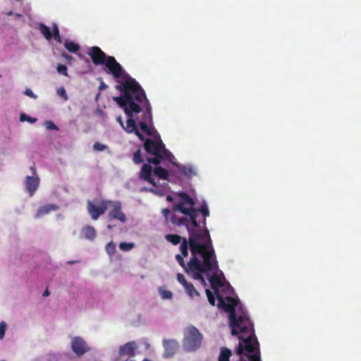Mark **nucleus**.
<instances>
[{"label": "nucleus", "instance_id": "f257e3e1", "mask_svg": "<svg viewBox=\"0 0 361 361\" xmlns=\"http://www.w3.org/2000/svg\"><path fill=\"white\" fill-rule=\"evenodd\" d=\"M189 247L192 254L189 262L185 264L180 255H176V259L192 279L203 287L207 286V281L214 290L218 307L228 313L232 335L238 338L239 361H261L259 343L255 335L253 324L239 300L231 296L233 288L219 269L210 235L208 239L204 238L197 240L194 247L189 239Z\"/></svg>", "mask_w": 361, "mask_h": 361}, {"label": "nucleus", "instance_id": "f03ea898", "mask_svg": "<svg viewBox=\"0 0 361 361\" xmlns=\"http://www.w3.org/2000/svg\"><path fill=\"white\" fill-rule=\"evenodd\" d=\"M107 68L120 83L116 88L123 93L121 97H114V99L123 109L127 121L125 125L121 116H118L117 122L126 133H135L141 140H145L144 134L151 137L144 144L148 154H154L157 157H171V152L165 148L159 134L152 126V107L144 90L113 58L109 59Z\"/></svg>", "mask_w": 361, "mask_h": 361}, {"label": "nucleus", "instance_id": "7ed1b4c3", "mask_svg": "<svg viewBox=\"0 0 361 361\" xmlns=\"http://www.w3.org/2000/svg\"><path fill=\"white\" fill-rule=\"evenodd\" d=\"M209 216V211L205 202L197 209L195 208V202L188 195L184 192L175 195L171 224L187 229L193 247L199 238L202 239L201 236L204 235L208 239V235H210L206 228V218Z\"/></svg>", "mask_w": 361, "mask_h": 361}, {"label": "nucleus", "instance_id": "20e7f679", "mask_svg": "<svg viewBox=\"0 0 361 361\" xmlns=\"http://www.w3.org/2000/svg\"><path fill=\"white\" fill-rule=\"evenodd\" d=\"M140 177L146 181L150 183L154 188H141V191H149L157 195L164 196L166 195L169 190L168 183V171L160 166L154 167L153 171L150 164H144L140 172Z\"/></svg>", "mask_w": 361, "mask_h": 361}, {"label": "nucleus", "instance_id": "39448f33", "mask_svg": "<svg viewBox=\"0 0 361 361\" xmlns=\"http://www.w3.org/2000/svg\"><path fill=\"white\" fill-rule=\"evenodd\" d=\"M183 348L185 351L191 353L200 348L203 335L194 326L186 327L183 332Z\"/></svg>", "mask_w": 361, "mask_h": 361}, {"label": "nucleus", "instance_id": "423d86ee", "mask_svg": "<svg viewBox=\"0 0 361 361\" xmlns=\"http://www.w3.org/2000/svg\"><path fill=\"white\" fill-rule=\"evenodd\" d=\"M171 157L169 158H162L159 157H157H157L154 154H149V157H147V161L149 164H154L155 165H157L161 163V160H168L169 161L174 164L178 168L180 173L185 177L192 178L197 175V169L194 166L190 164L185 165L177 164L173 161L175 157L171 153Z\"/></svg>", "mask_w": 361, "mask_h": 361}, {"label": "nucleus", "instance_id": "0eeeda50", "mask_svg": "<svg viewBox=\"0 0 361 361\" xmlns=\"http://www.w3.org/2000/svg\"><path fill=\"white\" fill-rule=\"evenodd\" d=\"M88 54L91 56L93 63L95 65L105 64L106 71L109 73H113L107 68V62L109 58H113L115 61V58L113 56H107L98 47H92L88 51Z\"/></svg>", "mask_w": 361, "mask_h": 361}, {"label": "nucleus", "instance_id": "6e6552de", "mask_svg": "<svg viewBox=\"0 0 361 361\" xmlns=\"http://www.w3.org/2000/svg\"><path fill=\"white\" fill-rule=\"evenodd\" d=\"M107 209L110 208L109 216L110 219H117L122 223L127 221L125 214L121 210V203L119 201L106 200Z\"/></svg>", "mask_w": 361, "mask_h": 361}, {"label": "nucleus", "instance_id": "1a4fd4ad", "mask_svg": "<svg viewBox=\"0 0 361 361\" xmlns=\"http://www.w3.org/2000/svg\"><path fill=\"white\" fill-rule=\"evenodd\" d=\"M71 347L73 352L79 357L90 350L87 342L80 336H74L71 338Z\"/></svg>", "mask_w": 361, "mask_h": 361}, {"label": "nucleus", "instance_id": "9d476101", "mask_svg": "<svg viewBox=\"0 0 361 361\" xmlns=\"http://www.w3.org/2000/svg\"><path fill=\"white\" fill-rule=\"evenodd\" d=\"M138 343L135 341H129L119 346L118 355L121 357L132 358L138 353Z\"/></svg>", "mask_w": 361, "mask_h": 361}, {"label": "nucleus", "instance_id": "9b49d317", "mask_svg": "<svg viewBox=\"0 0 361 361\" xmlns=\"http://www.w3.org/2000/svg\"><path fill=\"white\" fill-rule=\"evenodd\" d=\"M177 281L183 287L186 295L191 299L195 300L200 297L199 291L195 288L194 285L188 282L184 275L178 274L177 275Z\"/></svg>", "mask_w": 361, "mask_h": 361}, {"label": "nucleus", "instance_id": "f8f14e48", "mask_svg": "<svg viewBox=\"0 0 361 361\" xmlns=\"http://www.w3.org/2000/svg\"><path fill=\"white\" fill-rule=\"evenodd\" d=\"M165 238L173 245L180 243V250L181 254L185 257L188 255L189 240H188L185 238H182L177 234H168L165 236Z\"/></svg>", "mask_w": 361, "mask_h": 361}, {"label": "nucleus", "instance_id": "ddd939ff", "mask_svg": "<svg viewBox=\"0 0 361 361\" xmlns=\"http://www.w3.org/2000/svg\"><path fill=\"white\" fill-rule=\"evenodd\" d=\"M106 200H102L99 205H95L91 201L87 202V211L93 220H97L107 209Z\"/></svg>", "mask_w": 361, "mask_h": 361}, {"label": "nucleus", "instance_id": "4468645a", "mask_svg": "<svg viewBox=\"0 0 361 361\" xmlns=\"http://www.w3.org/2000/svg\"><path fill=\"white\" fill-rule=\"evenodd\" d=\"M33 171L31 176H27L25 180V185L27 192L30 196L32 197L37 190L39 185V178L34 171L33 168H31Z\"/></svg>", "mask_w": 361, "mask_h": 361}, {"label": "nucleus", "instance_id": "2eb2a0df", "mask_svg": "<svg viewBox=\"0 0 361 361\" xmlns=\"http://www.w3.org/2000/svg\"><path fill=\"white\" fill-rule=\"evenodd\" d=\"M163 346L164 348V357L173 356L178 348V342L175 339H164Z\"/></svg>", "mask_w": 361, "mask_h": 361}, {"label": "nucleus", "instance_id": "dca6fc26", "mask_svg": "<svg viewBox=\"0 0 361 361\" xmlns=\"http://www.w3.org/2000/svg\"><path fill=\"white\" fill-rule=\"evenodd\" d=\"M59 209V207L54 204H47L42 205L37 209L34 217L36 219H42L51 212L57 211Z\"/></svg>", "mask_w": 361, "mask_h": 361}, {"label": "nucleus", "instance_id": "f3484780", "mask_svg": "<svg viewBox=\"0 0 361 361\" xmlns=\"http://www.w3.org/2000/svg\"><path fill=\"white\" fill-rule=\"evenodd\" d=\"M96 231L92 226H84L81 231L80 234V239H86L90 241H92L96 238Z\"/></svg>", "mask_w": 361, "mask_h": 361}, {"label": "nucleus", "instance_id": "a211bd4d", "mask_svg": "<svg viewBox=\"0 0 361 361\" xmlns=\"http://www.w3.org/2000/svg\"><path fill=\"white\" fill-rule=\"evenodd\" d=\"M157 292L162 300L171 301L173 298V293L165 286L158 287Z\"/></svg>", "mask_w": 361, "mask_h": 361}, {"label": "nucleus", "instance_id": "6ab92c4d", "mask_svg": "<svg viewBox=\"0 0 361 361\" xmlns=\"http://www.w3.org/2000/svg\"><path fill=\"white\" fill-rule=\"evenodd\" d=\"M37 28L40 31V32L44 35V37L49 40L52 37V32L49 27L43 23H39L37 25Z\"/></svg>", "mask_w": 361, "mask_h": 361}, {"label": "nucleus", "instance_id": "aec40b11", "mask_svg": "<svg viewBox=\"0 0 361 361\" xmlns=\"http://www.w3.org/2000/svg\"><path fill=\"white\" fill-rule=\"evenodd\" d=\"M64 47L72 53H76L79 50V45L72 41L66 39L63 43Z\"/></svg>", "mask_w": 361, "mask_h": 361}, {"label": "nucleus", "instance_id": "412c9836", "mask_svg": "<svg viewBox=\"0 0 361 361\" xmlns=\"http://www.w3.org/2000/svg\"><path fill=\"white\" fill-rule=\"evenodd\" d=\"M231 351L227 348H222L219 356V361H229Z\"/></svg>", "mask_w": 361, "mask_h": 361}, {"label": "nucleus", "instance_id": "4be33fe9", "mask_svg": "<svg viewBox=\"0 0 361 361\" xmlns=\"http://www.w3.org/2000/svg\"><path fill=\"white\" fill-rule=\"evenodd\" d=\"M105 250L109 256L114 255L116 252V244L113 242L107 243L105 247Z\"/></svg>", "mask_w": 361, "mask_h": 361}, {"label": "nucleus", "instance_id": "5701e85b", "mask_svg": "<svg viewBox=\"0 0 361 361\" xmlns=\"http://www.w3.org/2000/svg\"><path fill=\"white\" fill-rule=\"evenodd\" d=\"M135 247L133 243H121L119 244V248L123 252H128L131 250Z\"/></svg>", "mask_w": 361, "mask_h": 361}, {"label": "nucleus", "instance_id": "b1692460", "mask_svg": "<svg viewBox=\"0 0 361 361\" xmlns=\"http://www.w3.org/2000/svg\"><path fill=\"white\" fill-rule=\"evenodd\" d=\"M20 121H21V122L27 121L30 123H35L37 121V118L30 117V116L25 114V113H22L20 115Z\"/></svg>", "mask_w": 361, "mask_h": 361}, {"label": "nucleus", "instance_id": "393cba45", "mask_svg": "<svg viewBox=\"0 0 361 361\" xmlns=\"http://www.w3.org/2000/svg\"><path fill=\"white\" fill-rule=\"evenodd\" d=\"M93 149L97 152H103L105 150H109V147L107 145L100 143V142H95L93 145Z\"/></svg>", "mask_w": 361, "mask_h": 361}, {"label": "nucleus", "instance_id": "a878e982", "mask_svg": "<svg viewBox=\"0 0 361 361\" xmlns=\"http://www.w3.org/2000/svg\"><path fill=\"white\" fill-rule=\"evenodd\" d=\"M54 38L56 41H57L59 43H61V38L59 35V30L56 23L53 25V35Z\"/></svg>", "mask_w": 361, "mask_h": 361}, {"label": "nucleus", "instance_id": "bb28decb", "mask_svg": "<svg viewBox=\"0 0 361 361\" xmlns=\"http://www.w3.org/2000/svg\"><path fill=\"white\" fill-rule=\"evenodd\" d=\"M133 161L136 164H141L142 162H143V159L141 158L140 150H137L134 153Z\"/></svg>", "mask_w": 361, "mask_h": 361}, {"label": "nucleus", "instance_id": "cd10ccee", "mask_svg": "<svg viewBox=\"0 0 361 361\" xmlns=\"http://www.w3.org/2000/svg\"><path fill=\"white\" fill-rule=\"evenodd\" d=\"M56 69L59 73L65 76H68L67 67L65 65L58 64Z\"/></svg>", "mask_w": 361, "mask_h": 361}, {"label": "nucleus", "instance_id": "c85d7f7f", "mask_svg": "<svg viewBox=\"0 0 361 361\" xmlns=\"http://www.w3.org/2000/svg\"><path fill=\"white\" fill-rule=\"evenodd\" d=\"M44 126L48 130H59V128L51 121H44Z\"/></svg>", "mask_w": 361, "mask_h": 361}, {"label": "nucleus", "instance_id": "c756f323", "mask_svg": "<svg viewBox=\"0 0 361 361\" xmlns=\"http://www.w3.org/2000/svg\"><path fill=\"white\" fill-rule=\"evenodd\" d=\"M7 329V324L2 321L0 322V340L3 339Z\"/></svg>", "mask_w": 361, "mask_h": 361}, {"label": "nucleus", "instance_id": "7c9ffc66", "mask_svg": "<svg viewBox=\"0 0 361 361\" xmlns=\"http://www.w3.org/2000/svg\"><path fill=\"white\" fill-rule=\"evenodd\" d=\"M57 94L62 97L65 101L68 100V97L66 94V90L63 87H59L56 91Z\"/></svg>", "mask_w": 361, "mask_h": 361}, {"label": "nucleus", "instance_id": "2f4dec72", "mask_svg": "<svg viewBox=\"0 0 361 361\" xmlns=\"http://www.w3.org/2000/svg\"><path fill=\"white\" fill-rule=\"evenodd\" d=\"M205 292L209 303L212 305H215V298L212 293L207 288L205 289Z\"/></svg>", "mask_w": 361, "mask_h": 361}, {"label": "nucleus", "instance_id": "473e14b6", "mask_svg": "<svg viewBox=\"0 0 361 361\" xmlns=\"http://www.w3.org/2000/svg\"><path fill=\"white\" fill-rule=\"evenodd\" d=\"M162 215L164 216L166 221H169V218L171 219V211L169 209H164L161 211Z\"/></svg>", "mask_w": 361, "mask_h": 361}, {"label": "nucleus", "instance_id": "72a5a7b5", "mask_svg": "<svg viewBox=\"0 0 361 361\" xmlns=\"http://www.w3.org/2000/svg\"><path fill=\"white\" fill-rule=\"evenodd\" d=\"M24 94L27 95V97H30V98H32L34 99H36L37 98V96L33 93L31 89L27 88L25 89Z\"/></svg>", "mask_w": 361, "mask_h": 361}, {"label": "nucleus", "instance_id": "f704fd0d", "mask_svg": "<svg viewBox=\"0 0 361 361\" xmlns=\"http://www.w3.org/2000/svg\"><path fill=\"white\" fill-rule=\"evenodd\" d=\"M106 88H107V85L104 82V81L102 79H100V85L99 87V90L102 91V90H105Z\"/></svg>", "mask_w": 361, "mask_h": 361}, {"label": "nucleus", "instance_id": "c9c22d12", "mask_svg": "<svg viewBox=\"0 0 361 361\" xmlns=\"http://www.w3.org/2000/svg\"><path fill=\"white\" fill-rule=\"evenodd\" d=\"M166 200H167V201L172 202L174 204L175 196L173 197V196L169 195L166 196Z\"/></svg>", "mask_w": 361, "mask_h": 361}, {"label": "nucleus", "instance_id": "e433bc0d", "mask_svg": "<svg viewBox=\"0 0 361 361\" xmlns=\"http://www.w3.org/2000/svg\"><path fill=\"white\" fill-rule=\"evenodd\" d=\"M62 56H63V58H65L66 60H71V59H72V56H70V55H68V54H66V53L62 54Z\"/></svg>", "mask_w": 361, "mask_h": 361}, {"label": "nucleus", "instance_id": "4c0bfd02", "mask_svg": "<svg viewBox=\"0 0 361 361\" xmlns=\"http://www.w3.org/2000/svg\"><path fill=\"white\" fill-rule=\"evenodd\" d=\"M49 294H50V293H49V291L48 290H44V292L43 293V296H44V297H47V296H49Z\"/></svg>", "mask_w": 361, "mask_h": 361}, {"label": "nucleus", "instance_id": "58836bf2", "mask_svg": "<svg viewBox=\"0 0 361 361\" xmlns=\"http://www.w3.org/2000/svg\"><path fill=\"white\" fill-rule=\"evenodd\" d=\"M144 345H145V349H147H147H149V348H150V345H149V343H147V342H145V343H144Z\"/></svg>", "mask_w": 361, "mask_h": 361}, {"label": "nucleus", "instance_id": "ea45409f", "mask_svg": "<svg viewBox=\"0 0 361 361\" xmlns=\"http://www.w3.org/2000/svg\"><path fill=\"white\" fill-rule=\"evenodd\" d=\"M14 16H15V17H16V18H20V17H22V15H21V14H20V13H15V14H14Z\"/></svg>", "mask_w": 361, "mask_h": 361}, {"label": "nucleus", "instance_id": "a19ab883", "mask_svg": "<svg viewBox=\"0 0 361 361\" xmlns=\"http://www.w3.org/2000/svg\"><path fill=\"white\" fill-rule=\"evenodd\" d=\"M6 15L7 16H12L13 15V12L12 11H8L6 13Z\"/></svg>", "mask_w": 361, "mask_h": 361}, {"label": "nucleus", "instance_id": "79ce46f5", "mask_svg": "<svg viewBox=\"0 0 361 361\" xmlns=\"http://www.w3.org/2000/svg\"><path fill=\"white\" fill-rule=\"evenodd\" d=\"M108 228L111 229V225H108L107 226Z\"/></svg>", "mask_w": 361, "mask_h": 361}, {"label": "nucleus", "instance_id": "37998d69", "mask_svg": "<svg viewBox=\"0 0 361 361\" xmlns=\"http://www.w3.org/2000/svg\"><path fill=\"white\" fill-rule=\"evenodd\" d=\"M142 361H151V360H149L148 359H144Z\"/></svg>", "mask_w": 361, "mask_h": 361}, {"label": "nucleus", "instance_id": "c03bdc74", "mask_svg": "<svg viewBox=\"0 0 361 361\" xmlns=\"http://www.w3.org/2000/svg\"><path fill=\"white\" fill-rule=\"evenodd\" d=\"M126 361H132V360H130L129 359L126 360Z\"/></svg>", "mask_w": 361, "mask_h": 361}, {"label": "nucleus", "instance_id": "a18cd8bd", "mask_svg": "<svg viewBox=\"0 0 361 361\" xmlns=\"http://www.w3.org/2000/svg\"><path fill=\"white\" fill-rule=\"evenodd\" d=\"M1 361H6V360H1Z\"/></svg>", "mask_w": 361, "mask_h": 361}]
</instances>
